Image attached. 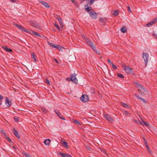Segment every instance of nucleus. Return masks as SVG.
<instances>
[{"label": "nucleus", "mask_w": 157, "mask_h": 157, "mask_svg": "<svg viewBox=\"0 0 157 157\" xmlns=\"http://www.w3.org/2000/svg\"><path fill=\"white\" fill-rule=\"evenodd\" d=\"M30 23L32 26L35 27H37L38 25L37 23L34 21H30Z\"/></svg>", "instance_id": "f3484780"}, {"label": "nucleus", "mask_w": 157, "mask_h": 157, "mask_svg": "<svg viewBox=\"0 0 157 157\" xmlns=\"http://www.w3.org/2000/svg\"><path fill=\"white\" fill-rule=\"evenodd\" d=\"M24 155L27 157H29V156H30V155L28 153H25Z\"/></svg>", "instance_id": "3c124183"}, {"label": "nucleus", "mask_w": 157, "mask_h": 157, "mask_svg": "<svg viewBox=\"0 0 157 157\" xmlns=\"http://www.w3.org/2000/svg\"><path fill=\"white\" fill-rule=\"evenodd\" d=\"M66 80L68 81H70L71 80V78H67Z\"/></svg>", "instance_id": "6e6d98bb"}, {"label": "nucleus", "mask_w": 157, "mask_h": 157, "mask_svg": "<svg viewBox=\"0 0 157 157\" xmlns=\"http://www.w3.org/2000/svg\"><path fill=\"white\" fill-rule=\"evenodd\" d=\"M100 59H102V57L101 56L100 57Z\"/></svg>", "instance_id": "338daca9"}, {"label": "nucleus", "mask_w": 157, "mask_h": 157, "mask_svg": "<svg viewBox=\"0 0 157 157\" xmlns=\"http://www.w3.org/2000/svg\"><path fill=\"white\" fill-rule=\"evenodd\" d=\"M147 151H148V152L149 153H152V151H151V150L150 149V148H147Z\"/></svg>", "instance_id": "09e8293b"}, {"label": "nucleus", "mask_w": 157, "mask_h": 157, "mask_svg": "<svg viewBox=\"0 0 157 157\" xmlns=\"http://www.w3.org/2000/svg\"><path fill=\"white\" fill-rule=\"evenodd\" d=\"M104 116L106 119L110 123L112 122L113 121V119L109 115L107 114H104Z\"/></svg>", "instance_id": "6e6552de"}, {"label": "nucleus", "mask_w": 157, "mask_h": 157, "mask_svg": "<svg viewBox=\"0 0 157 157\" xmlns=\"http://www.w3.org/2000/svg\"><path fill=\"white\" fill-rule=\"evenodd\" d=\"M107 61H108V62L109 63H110L111 64H113V63H111V62L110 60V59H108L107 60Z\"/></svg>", "instance_id": "4d7b16f0"}, {"label": "nucleus", "mask_w": 157, "mask_h": 157, "mask_svg": "<svg viewBox=\"0 0 157 157\" xmlns=\"http://www.w3.org/2000/svg\"><path fill=\"white\" fill-rule=\"evenodd\" d=\"M76 75L75 74H73L70 75L71 81L73 83L77 84L78 82V80L76 77Z\"/></svg>", "instance_id": "20e7f679"}, {"label": "nucleus", "mask_w": 157, "mask_h": 157, "mask_svg": "<svg viewBox=\"0 0 157 157\" xmlns=\"http://www.w3.org/2000/svg\"><path fill=\"white\" fill-rule=\"evenodd\" d=\"M127 8H128V11L129 12H131V10L130 8V6H128Z\"/></svg>", "instance_id": "49530a36"}, {"label": "nucleus", "mask_w": 157, "mask_h": 157, "mask_svg": "<svg viewBox=\"0 0 157 157\" xmlns=\"http://www.w3.org/2000/svg\"><path fill=\"white\" fill-rule=\"evenodd\" d=\"M124 70L127 74H131L132 73V69L128 66L127 67H125Z\"/></svg>", "instance_id": "0eeeda50"}, {"label": "nucleus", "mask_w": 157, "mask_h": 157, "mask_svg": "<svg viewBox=\"0 0 157 157\" xmlns=\"http://www.w3.org/2000/svg\"><path fill=\"white\" fill-rule=\"evenodd\" d=\"M62 144L63 147L66 149H68L69 147L67 143L65 141H63L62 142Z\"/></svg>", "instance_id": "a211bd4d"}, {"label": "nucleus", "mask_w": 157, "mask_h": 157, "mask_svg": "<svg viewBox=\"0 0 157 157\" xmlns=\"http://www.w3.org/2000/svg\"><path fill=\"white\" fill-rule=\"evenodd\" d=\"M59 51H62V49H65V48L63 47H62L61 46L59 45V48H58Z\"/></svg>", "instance_id": "c756f323"}, {"label": "nucleus", "mask_w": 157, "mask_h": 157, "mask_svg": "<svg viewBox=\"0 0 157 157\" xmlns=\"http://www.w3.org/2000/svg\"><path fill=\"white\" fill-rule=\"evenodd\" d=\"M154 22L153 21H151L149 22L147 24H146V25L147 26L149 27L150 26L152 25V24H154Z\"/></svg>", "instance_id": "b1692460"}, {"label": "nucleus", "mask_w": 157, "mask_h": 157, "mask_svg": "<svg viewBox=\"0 0 157 157\" xmlns=\"http://www.w3.org/2000/svg\"><path fill=\"white\" fill-rule=\"evenodd\" d=\"M29 157H31L30 156H29Z\"/></svg>", "instance_id": "774afa93"}, {"label": "nucleus", "mask_w": 157, "mask_h": 157, "mask_svg": "<svg viewBox=\"0 0 157 157\" xmlns=\"http://www.w3.org/2000/svg\"><path fill=\"white\" fill-rule=\"evenodd\" d=\"M50 142V140L48 139H46L44 142V143L46 145H49Z\"/></svg>", "instance_id": "aec40b11"}, {"label": "nucleus", "mask_w": 157, "mask_h": 157, "mask_svg": "<svg viewBox=\"0 0 157 157\" xmlns=\"http://www.w3.org/2000/svg\"><path fill=\"white\" fill-rule=\"evenodd\" d=\"M85 10L87 12H89V13L93 10V9L91 7L85 8Z\"/></svg>", "instance_id": "6ab92c4d"}, {"label": "nucleus", "mask_w": 157, "mask_h": 157, "mask_svg": "<svg viewBox=\"0 0 157 157\" xmlns=\"http://www.w3.org/2000/svg\"><path fill=\"white\" fill-rule=\"evenodd\" d=\"M55 111L56 114L58 116V117L62 120H65V119L64 118H63V116L60 114V112L58 110H55Z\"/></svg>", "instance_id": "9d476101"}, {"label": "nucleus", "mask_w": 157, "mask_h": 157, "mask_svg": "<svg viewBox=\"0 0 157 157\" xmlns=\"http://www.w3.org/2000/svg\"><path fill=\"white\" fill-rule=\"evenodd\" d=\"M99 21L100 22H102L103 25L105 24L106 21V20L105 18H100L99 19Z\"/></svg>", "instance_id": "412c9836"}, {"label": "nucleus", "mask_w": 157, "mask_h": 157, "mask_svg": "<svg viewBox=\"0 0 157 157\" xmlns=\"http://www.w3.org/2000/svg\"><path fill=\"white\" fill-rule=\"evenodd\" d=\"M42 110L43 111V112L44 113H46L47 112V110L45 108H42Z\"/></svg>", "instance_id": "c9c22d12"}, {"label": "nucleus", "mask_w": 157, "mask_h": 157, "mask_svg": "<svg viewBox=\"0 0 157 157\" xmlns=\"http://www.w3.org/2000/svg\"><path fill=\"white\" fill-rule=\"evenodd\" d=\"M117 76L121 78H124V76L120 73H118L117 74Z\"/></svg>", "instance_id": "c85d7f7f"}, {"label": "nucleus", "mask_w": 157, "mask_h": 157, "mask_svg": "<svg viewBox=\"0 0 157 157\" xmlns=\"http://www.w3.org/2000/svg\"><path fill=\"white\" fill-rule=\"evenodd\" d=\"M59 45H54L53 47V48L58 49V48H59Z\"/></svg>", "instance_id": "c03bdc74"}, {"label": "nucleus", "mask_w": 157, "mask_h": 157, "mask_svg": "<svg viewBox=\"0 0 157 157\" xmlns=\"http://www.w3.org/2000/svg\"><path fill=\"white\" fill-rule=\"evenodd\" d=\"M83 37L85 39H87V36H84Z\"/></svg>", "instance_id": "680f3d73"}, {"label": "nucleus", "mask_w": 157, "mask_h": 157, "mask_svg": "<svg viewBox=\"0 0 157 157\" xmlns=\"http://www.w3.org/2000/svg\"><path fill=\"white\" fill-rule=\"evenodd\" d=\"M142 57L144 59L145 66H147L149 57V55L147 53H143L142 55Z\"/></svg>", "instance_id": "f257e3e1"}, {"label": "nucleus", "mask_w": 157, "mask_h": 157, "mask_svg": "<svg viewBox=\"0 0 157 157\" xmlns=\"http://www.w3.org/2000/svg\"><path fill=\"white\" fill-rule=\"evenodd\" d=\"M113 68V69L115 70L117 69V67L113 63L111 64Z\"/></svg>", "instance_id": "58836bf2"}, {"label": "nucleus", "mask_w": 157, "mask_h": 157, "mask_svg": "<svg viewBox=\"0 0 157 157\" xmlns=\"http://www.w3.org/2000/svg\"><path fill=\"white\" fill-rule=\"evenodd\" d=\"M54 60L55 61V62L57 63H59V62L56 59H54Z\"/></svg>", "instance_id": "bf43d9fd"}, {"label": "nucleus", "mask_w": 157, "mask_h": 157, "mask_svg": "<svg viewBox=\"0 0 157 157\" xmlns=\"http://www.w3.org/2000/svg\"><path fill=\"white\" fill-rule=\"evenodd\" d=\"M13 149H16V147H15V146H13Z\"/></svg>", "instance_id": "0e129e2a"}, {"label": "nucleus", "mask_w": 157, "mask_h": 157, "mask_svg": "<svg viewBox=\"0 0 157 157\" xmlns=\"http://www.w3.org/2000/svg\"><path fill=\"white\" fill-rule=\"evenodd\" d=\"M13 132L14 134L18 139L20 138V136L17 131L14 128Z\"/></svg>", "instance_id": "2eb2a0df"}, {"label": "nucleus", "mask_w": 157, "mask_h": 157, "mask_svg": "<svg viewBox=\"0 0 157 157\" xmlns=\"http://www.w3.org/2000/svg\"><path fill=\"white\" fill-rule=\"evenodd\" d=\"M40 2L46 8H49L50 7V6L48 5V3L46 2L42 1H40Z\"/></svg>", "instance_id": "ddd939ff"}, {"label": "nucleus", "mask_w": 157, "mask_h": 157, "mask_svg": "<svg viewBox=\"0 0 157 157\" xmlns=\"http://www.w3.org/2000/svg\"><path fill=\"white\" fill-rule=\"evenodd\" d=\"M32 55L33 58L34 59L35 62H36V57H35V54L34 53H33L32 54Z\"/></svg>", "instance_id": "7c9ffc66"}, {"label": "nucleus", "mask_w": 157, "mask_h": 157, "mask_svg": "<svg viewBox=\"0 0 157 157\" xmlns=\"http://www.w3.org/2000/svg\"><path fill=\"white\" fill-rule=\"evenodd\" d=\"M139 93L140 94L142 95H143L144 94V93L143 92H141V93H140V92H139Z\"/></svg>", "instance_id": "052dcab7"}, {"label": "nucleus", "mask_w": 157, "mask_h": 157, "mask_svg": "<svg viewBox=\"0 0 157 157\" xmlns=\"http://www.w3.org/2000/svg\"><path fill=\"white\" fill-rule=\"evenodd\" d=\"M104 152V153H103L104 155H107V154L105 152Z\"/></svg>", "instance_id": "e2e57ef3"}, {"label": "nucleus", "mask_w": 157, "mask_h": 157, "mask_svg": "<svg viewBox=\"0 0 157 157\" xmlns=\"http://www.w3.org/2000/svg\"><path fill=\"white\" fill-rule=\"evenodd\" d=\"M140 99L143 102L145 103H146V101L144 99L141 98H140Z\"/></svg>", "instance_id": "79ce46f5"}, {"label": "nucleus", "mask_w": 157, "mask_h": 157, "mask_svg": "<svg viewBox=\"0 0 157 157\" xmlns=\"http://www.w3.org/2000/svg\"><path fill=\"white\" fill-rule=\"evenodd\" d=\"M135 95L136 98H139V99H140V98H141V97H139V96L138 95H137L136 94H135Z\"/></svg>", "instance_id": "5fc2aeb1"}, {"label": "nucleus", "mask_w": 157, "mask_h": 157, "mask_svg": "<svg viewBox=\"0 0 157 157\" xmlns=\"http://www.w3.org/2000/svg\"><path fill=\"white\" fill-rule=\"evenodd\" d=\"M121 32H122L123 33H125L127 31L126 29L125 28H122L121 29Z\"/></svg>", "instance_id": "a878e982"}, {"label": "nucleus", "mask_w": 157, "mask_h": 157, "mask_svg": "<svg viewBox=\"0 0 157 157\" xmlns=\"http://www.w3.org/2000/svg\"><path fill=\"white\" fill-rule=\"evenodd\" d=\"M153 21H154V23L156 22H157V17L155 18Z\"/></svg>", "instance_id": "de8ad7c7"}, {"label": "nucleus", "mask_w": 157, "mask_h": 157, "mask_svg": "<svg viewBox=\"0 0 157 157\" xmlns=\"http://www.w3.org/2000/svg\"><path fill=\"white\" fill-rule=\"evenodd\" d=\"M88 5L87 4H85L84 5L85 8H87V7H88Z\"/></svg>", "instance_id": "13d9d810"}, {"label": "nucleus", "mask_w": 157, "mask_h": 157, "mask_svg": "<svg viewBox=\"0 0 157 157\" xmlns=\"http://www.w3.org/2000/svg\"><path fill=\"white\" fill-rule=\"evenodd\" d=\"M95 1V0H90L89 3L90 5H91Z\"/></svg>", "instance_id": "e433bc0d"}, {"label": "nucleus", "mask_w": 157, "mask_h": 157, "mask_svg": "<svg viewBox=\"0 0 157 157\" xmlns=\"http://www.w3.org/2000/svg\"><path fill=\"white\" fill-rule=\"evenodd\" d=\"M15 25L17 27L22 31H24L27 33H29V31L26 30L22 25L19 24H16Z\"/></svg>", "instance_id": "1a4fd4ad"}, {"label": "nucleus", "mask_w": 157, "mask_h": 157, "mask_svg": "<svg viewBox=\"0 0 157 157\" xmlns=\"http://www.w3.org/2000/svg\"><path fill=\"white\" fill-rule=\"evenodd\" d=\"M142 122L143 124L146 126H148L149 125V124L147 122H146L144 121H142Z\"/></svg>", "instance_id": "2f4dec72"}, {"label": "nucleus", "mask_w": 157, "mask_h": 157, "mask_svg": "<svg viewBox=\"0 0 157 157\" xmlns=\"http://www.w3.org/2000/svg\"><path fill=\"white\" fill-rule=\"evenodd\" d=\"M1 132L2 134H3L5 136V137H6V133L3 130H1Z\"/></svg>", "instance_id": "f704fd0d"}, {"label": "nucleus", "mask_w": 157, "mask_h": 157, "mask_svg": "<svg viewBox=\"0 0 157 157\" xmlns=\"http://www.w3.org/2000/svg\"><path fill=\"white\" fill-rule=\"evenodd\" d=\"M73 121L75 124H78L79 125L81 124V123L77 120L73 119Z\"/></svg>", "instance_id": "393cba45"}, {"label": "nucleus", "mask_w": 157, "mask_h": 157, "mask_svg": "<svg viewBox=\"0 0 157 157\" xmlns=\"http://www.w3.org/2000/svg\"><path fill=\"white\" fill-rule=\"evenodd\" d=\"M3 98V96L2 95H0V105H1V101H2V98Z\"/></svg>", "instance_id": "4c0bfd02"}, {"label": "nucleus", "mask_w": 157, "mask_h": 157, "mask_svg": "<svg viewBox=\"0 0 157 157\" xmlns=\"http://www.w3.org/2000/svg\"><path fill=\"white\" fill-rule=\"evenodd\" d=\"M5 137L6 138V139H7V140H8L9 142H10L11 141V139L9 137L7 136H6V137Z\"/></svg>", "instance_id": "a18cd8bd"}, {"label": "nucleus", "mask_w": 157, "mask_h": 157, "mask_svg": "<svg viewBox=\"0 0 157 157\" xmlns=\"http://www.w3.org/2000/svg\"><path fill=\"white\" fill-rule=\"evenodd\" d=\"M124 113L126 115H127L128 114V112L127 111H124Z\"/></svg>", "instance_id": "8fccbe9b"}, {"label": "nucleus", "mask_w": 157, "mask_h": 157, "mask_svg": "<svg viewBox=\"0 0 157 157\" xmlns=\"http://www.w3.org/2000/svg\"><path fill=\"white\" fill-rule=\"evenodd\" d=\"M135 84L136 87L138 88V91L139 92H140L141 90H143L144 92H147V90L144 87L137 82L135 83Z\"/></svg>", "instance_id": "7ed1b4c3"}, {"label": "nucleus", "mask_w": 157, "mask_h": 157, "mask_svg": "<svg viewBox=\"0 0 157 157\" xmlns=\"http://www.w3.org/2000/svg\"><path fill=\"white\" fill-rule=\"evenodd\" d=\"M28 33H29L31 34L36 36H37L40 37L41 36L37 33H36L33 30H31L30 31H29Z\"/></svg>", "instance_id": "f8f14e48"}, {"label": "nucleus", "mask_w": 157, "mask_h": 157, "mask_svg": "<svg viewBox=\"0 0 157 157\" xmlns=\"http://www.w3.org/2000/svg\"><path fill=\"white\" fill-rule=\"evenodd\" d=\"M59 154L62 157H71V155L68 154L59 152Z\"/></svg>", "instance_id": "9b49d317"}, {"label": "nucleus", "mask_w": 157, "mask_h": 157, "mask_svg": "<svg viewBox=\"0 0 157 157\" xmlns=\"http://www.w3.org/2000/svg\"><path fill=\"white\" fill-rule=\"evenodd\" d=\"M80 99L82 102H85L89 101V97L87 95H82Z\"/></svg>", "instance_id": "39448f33"}, {"label": "nucleus", "mask_w": 157, "mask_h": 157, "mask_svg": "<svg viewBox=\"0 0 157 157\" xmlns=\"http://www.w3.org/2000/svg\"><path fill=\"white\" fill-rule=\"evenodd\" d=\"M118 14V11L117 10L116 11H113L112 12V14H114L115 16H117Z\"/></svg>", "instance_id": "5701e85b"}, {"label": "nucleus", "mask_w": 157, "mask_h": 157, "mask_svg": "<svg viewBox=\"0 0 157 157\" xmlns=\"http://www.w3.org/2000/svg\"><path fill=\"white\" fill-rule=\"evenodd\" d=\"M121 65L124 69L125 67H127V66H126L124 63H122L121 64Z\"/></svg>", "instance_id": "a19ab883"}, {"label": "nucleus", "mask_w": 157, "mask_h": 157, "mask_svg": "<svg viewBox=\"0 0 157 157\" xmlns=\"http://www.w3.org/2000/svg\"><path fill=\"white\" fill-rule=\"evenodd\" d=\"M86 42L87 44L91 48L93 49V50L96 53L99 54L100 53L96 51V48L94 46V44H93V43L90 41L89 40H86Z\"/></svg>", "instance_id": "f03ea898"}, {"label": "nucleus", "mask_w": 157, "mask_h": 157, "mask_svg": "<svg viewBox=\"0 0 157 157\" xmlns=\"http://www.w3.org/2000/svg\"><path fill=\"white\" fill-rule=\"evenodd\" d=\"M90 17L93 19H96L97 15L96 13L93 10L91 12L89 13Z\"/></svg>", "instance_id": "423d86ee"}, {"label": "nucleus", "mask_w": 157, "mask_h": 157, "mask_svg": "<svg viewBox=\"0 0 157 157\" xmlns=\"http://www.w3.org/2000/svg\"><path fill=\"white\" fill-rule=\"evenodd\" d=\"M7 52H12V50L8 48L6 46H4L2 47Z\"/></svg>", "instance_id": "4be33fe9"}, {"label": "nucleus", "mask_w": 157, "mask_h": 157, "mask_svg": "<svg viewBox=\"0 0 157 157\" xmlns=\"http://www.w3.org/2000/svg\"><path fill=\"white\" fill-rule=\"evenodd\" d=\"M54 25L56 27V28L57 29H58L59 30H60V28L59 25L57 24H56V22H55L54 24Z\"/></svg>", "instance_id": "cd10ccee"}, {"label": "nucleus", "mask_w": 157, "mask_h": 157, "mask_svg": "<svg viewBox=\"0 0 157 157\" xmlns=\"http://www.w3.org/2000/svg\"><path fill=\"white\" fill-rule=\"evenodd\" d=\"M86 148L88 150H90L91 147L90 146H87L86 147Z\"/></svg>", "instance_id": "603ef678"}, {"label": "nucleus", "mask_w": 157, "mask_h": 157, "mask_svg": "<svg viewBox=\"0 0 157 157\" xmlns=\"http://www.w3.org/2000/svg\"><path fill=\"white\" fill-rule=\"evenodd\" d=\"M45 82L46 84H48V85H50L49 81L48 79H46L45 81Z\"/></svg>", "instance_id": "473e14b6"}, {"label": "nucleus", "mask_w": 157, "mask_h": 157, "mask_svg": "<svg viewBox=\"0 0 157 157\" xmlns=\"http://www.w3.org/2000/svg\"><path fill=\"white\" fill-rule=\"evenodd\" d=\"M122 105L124 107L128 108H129V107L128 106V105L125 103H122Z\"/></svg>", "instance_id": "bb28decb"}, {"label": "nucleus", "mask_w": 157, "mask_h": 157, "mask_svg": "<svg viewBox=\"0 0 157 157\" xmlns=\"http://www.w3.org/2000/svg\"><path fill=\"white\" fill-rule=\"evenodd\" d=\"M14 120L16 122H18L19 121V118L17 117H15L14 118Z\"/></svg>", "instance_id": "72a5a7b5"}, {"label": "nucleus", "mask_w": 157, "mask_h": 157, "mask_svg": "<svg viewBox=\"0 0 157 157\" xmlns=\"http://www.w3.org/2000/svg\"><path fill=\"white\" fill-rule=\"evenodd\" d=\"M5 104L6 105V106L8 107H9L11 105V101H10L8 98H6L5 101Z\"/></svg>", "instance_id": "4468645a"}, {"label": "nucleus", "mask_w": 157, "mask_h": 157, "mask_svg": "<svg viewBox=\"0 0 157 157\" xmlns=\"http://www.w3.org/2000/svg\"><path fill=\"white\" fill-rule=\"evenodd\" d=\"M153 36L154 37H155V38H157V34L153 33Z\"/></svg>", "instance_id": "864d4df0"}, {"label": "nucleus", "mask_w": 157, "mask_h": 157, "mask_svg": "<svg viewBox=\"0 0 157 157\" xmlns=\"http://www.w3.org/2000/svg\"><path fill=\"white\" fill-rule=\"evenodd\" d=\"M145 146L147 149L149 148L148 145L147 144V142L146 141H145Z\"/></svg>", "instance_id": "37998d69"}, {"label": "nucleus", "mask_w": 157, "mask_h": 157, "mask_svg": "<svg viewBox=\"0 0 157 157\" xmlns=\"http://www.w3.org/2000/svg\"><path fill=\"white\" fill-rule=\"evenodd\" d=\"M56 18L59 21V24L62 28H63V23L62 21V19L60 18Z\"/></svg>", "instance_id": "dca6fc26"}, {"label": "nucleus", "mask_w": 157, "mask_h": 157, "mask_svg": "<svg viewBox=\"0 0 157 157\" xmlns=\"http://www.w3.org/2000/svg\"><path fill=\"white\" fill-rule=\"evenodd\" d=\"M48 44L50 46V47H53L54 45V44L52 43H51L49 42H48Z\"/></svg>", "instance_id": "ea45409f"}, {"label": "nucleus", "mask_w": 157, "mask_h": 157, "mask_svg": "<svg viewBox=\"0 0 157 157\" xmlns=\"http://www.w3.org/2000/svg\"><path fill=\"white\" fill-rule=\"evenodd\" d=\"M140 124H141V125H143V124L142 123H140Z\"/></svg>", "instance_id": "69168bd1"}]
</instances>
